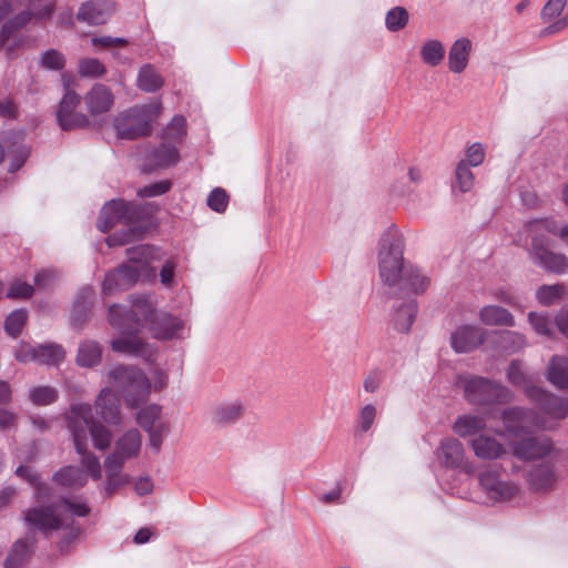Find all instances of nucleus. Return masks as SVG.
Here are the masks:
<instances>
[{
  "label": "nucleus",
  "instance_id": "obj_1",
  "mask_svg": "<svg viewBox=\"0 0 568 568\" xmlns=\"http://www.w3.org/2000/svg\"><path fill=\"white\" fill-rule=\"evenodd\" d=\"M67 420L75 452L81 457V466L88 468V475H91L92 480L101 479L100 458L88 449V433L98 450H106L110 447L112 433L102 423L94 419L90 404H72Z\"/></svg>",
  "mask_w": 568,
  "mask_h": 568
},
{
  "label": "nucleus",
  "instance_id": "obj_2",
  "mask_svg": "<svg viewBox=\"0 0 568 568\" xmlns=\"http://www.w3.org/2000/svg\"><path fill=\"white\" fill-rule=\"evenodd\" d=\"M154 211L155 206L151 203L140 204L113 199L101 209L97 226L105 233L118 223L124 224L125 230L115 232L106 239L109 246L124 245L142 239L150 227V219Z\"/></svg>",
  "mask_w": 568,
  "mask_h": 568
},
{
  "label": "nucleus",
  "instance_id": "obj_3",
  "mask_svg": "<svg viewBox=\"0 0 568 568\" xmlns=\"http://www.w3.org/2000/svg\"><path fill=\"white\" fill-rule=\"evenodd\" d=\"M131 302V308L115 304L109 307V323L121 333L120 337L111 341V348L116 353L141 357L144 361L151 362L154 358L155 348L153 345L135 336L145 325L138 308L134 307L132 298Z\"/></svg>",
  "mask_w": 568,
  "mask_h": 568
},
{
  "label": "nucleus",
  "instance_id": "obj_4",
  "mask_svg": "<svg viewBox=\"0 0 568 568\" xmlns=\"http://www.w3.org/2000/svg\"><path fill=\"white\" fill-rule=\"evenodd\" d=\"M90 508L82 501L67 498L52 506H36L23 513L24 521L31 529H37L45 535L69 525L73 516L85 517Z\"/></svg>",
  "mask_w": 568,
  "mask_h": 568
},
{
  "label": "nucleus",
  "instance_id": "obj_5",
  "mask_svg": "<svg viewBox=\"0 0 568 568\" xmlns=\"http://www.w3.org/2000/svg\"><path fill=\"white\" fill-rule=\"evenodd\" d=\"M525 233L531 239L530 257L546 271L565 274L568 272V258L548 248L547 233H556V221L552 219L532 220L526 223Z\"/></svg>",
  "mask_w": 568,
  "mask_h": 568
},
{
  "label": "nucleus",
  "instance_id": "obj_6",
  "mask_svg": "<svg viewBox=\"0 0 568 568\" xmlns=\"http://www.w3.org/2000/svg\"><path fill=\"white\" fill-rule=\"evenodd\" d=\"M377 261L383 284L393 291L407 266L404 263V237L394 224L381 235Z\"/></svg>",
  "mask_w": 568,
  "mask_h": 568
},
{
  "label": "nucleus",
  "instance_id": "obj_7",
  "mask_svg": "<svg viewBox=\"0 0 568 568\" xmlns=\"http://www.w3.org/2000/svg\"><path fill=\"white\" fill-rule=\"evenodd\" d=\"M108 376L128 407L135 408L148 400L151 384L140 368L115 365L110 368Z\"/></svg>",
  "mask_w": 568,
  "mask_h": 568
},
{
  "label": "nucleus",
  "instance_id": "obj_8",
  "mask_svg": "<svg viewBox=\"0 0 568 568\" xmlns=\"http://www.w3.org/2000/svg\"><path fill=\"white\" fill-rule=\"evenodd\" d=\"M162 110L160 101L134 106L114 119L116 135L123 140H135L148 135L151 132V124L155 121Z\"/></svg>",
  "mask_w": 568,
  "mask_h": 568
},
{
  "label": "nucleus",
  "instance_id": "obj_9",
  "mask_svg": "<svg viewBox=\"0 0 568 568\" xmlns=\"http://www.w3.org/2000/svg\"><path fill=\"white\" fill-rule=\"evenodd\" d=\"M458 384L465 398L471 405L507 404L514 398L513 392L505 385L483 376H460Z\"/></svg>",
  "mask_w": 568,
  "mask_h": 568
},
{
  "label": "nucleus",
  "instance_id": "obj_10",
  "mask_svg": "<svg viewBox=\"0 0 568 568\" xmlns=\"http://www.w3.org/2000/svg\"><path fill=\"white\" fill-rule=\"evenodd\" d=\"M132 300L144 325L150 324L155 338L172 339L183 336L185 325L180 317L164 312H155L152 302L145 296H132Z\"/></svg>",
  "mask_w": 568,
  "mask_h": 568
},
{
  "label": "nucleus",
  "instance_id": "obj_11",
  "mask_svg": "<svg viewBox=\"0 0 568 568\" xmlns=\"http://www.w3.org/2000/svg\"><path fill=\"white\" fill-rule=\"evenodd\" d=\"M142 447V435L139 429L125 430L115 442L114 450L104 459V467L110 471L123 468L126 460L139 456Z\"/></svg>",
  "mask_w": 568,
  "mask_h": 568
},
{
  "label": "nucleus",
  "instance_id": "obj_12",
  "mask_svg": "<svg viewBox=\"0 0 568 568\" xmlns=\"http://www.w3.org/2000/svg\"><path fill=\"white\" fill-rule=\"evenodd\" d=\"M478 481L487 497L496 503H506L519 495V487L513 480L503 479L495 469H486L478 475Z\"/></svg>",
  "mask_w": 568,
  "mask_h": 568
},
{
  "label": "nucleus",
  "instance_id": "obj_13",
  "mask_svg": "<svg viewBox=\"0 0 568 568\" xmlns=\"http://www.w3.org/2000/svg\"><path fill=\"white\" fill-rule=\"evenodd\" d=\"M432 282L429 273L416 265L408 264L404 271L398 284L390 291L394 296H408L412 294H423L427 291Z\"/></svg>",
  "mask_w": 568,
  "mask_h": 568
},
{
  "label": "nucleus",
  "instance_id": "obj_14",
  "mask_svg": "<svg viewBox=\"0 0 568 568\" xmlns=\"http://www.w3.org/2000/svg\"><path fill=\"white\" fill-rule=\"evenodd\" d=\"M435 455L437 460L446 468H462L467 474L474 471L473 466L466 463L464 445L457 438H443Z\"/></svg>",
  "mask_w": 568,
  "mask_h": 568
},
{
  "label": "nucleus",
  "instance_id": "obj_15",
  "mask_svg": "<svg viewBox=\"0 0 568 568\" xmlns=\"http://www.w3.org/2000/svg\"><path fill=\"white\" fill-rule=\"evenodd\" d=\"M489 341V332L475 325H462L450 336L456 353H469Z\"/></svg>",
  "mask_w": 568,
  "mask_h": 568
},
{
  "label": "nucleus",
  "instance_id": "obj_16",
  "mask_svg": "<svg viewBox=\"0 0 568 568\" xmlns=\"http://www.w3.org/2000/svg\"><path fill=\"white\" fill-rule=\"evenodd\" d=\"M79 102L80 98L73 91L68 90L63 95L57 111V119L62 130L84 128L89 124L87 115L75 112Z\"/></svg>",
  "mask_w": 568,
  "mask_h": 568
},
{
  "label": "nucleus",
  "instance_id": "obj_17",
  "mask_svg": "<svg viewBox=\"0 0 568 568\" xmlns=\"http://www.w3.org/2000/svg\"><path fill=\"white\" fill-rule=\"evenodd\" d=\"M529 488L537 494H548L558 484V474L552 463H539L532 465L527 471Z\"/></svg>",
  "mask_w": 568,
  "mask_h": 568
},
{
  "label": "nucleus",
  "instance_id": "obj_18",
  "mask_svg": "<svg viewBox=\"0 0 568 568\" xmlns=\"http://www.w3.org/2000/svg\"><path fill=\"white\" fill-rule=\"evenodd\" d=\"M527 396L551 418L564 419L568 416V399L565 397L551 394L540 387L528 388Z\"/></svg>",
  "mask_w": 568,
  "mask_h": 568
},
{
  "label": "nucleus",
  "instance_id": "obj_19",
  "mask_svg": "<svg viewBox=\"0 0 568 568\" xmlns=\"http://www.w3.org/2000/svg\"><path fill=\"white\" fill-rule=\"evenodd\" d=\"M114 11V3L110 0H90L83 2L77 13V20L89 26L105 23Z\"/></svg>",
  "mask_w": 568,
  "mask_h": 568
},
{
  "label": "nucleus",
  "instance_id": "obj_20",
  "mask_svg": "<svg viewBox=\"0 0 568 568\" xmlns=\"http://www.w3.org/2000/svg\"><path fill=\"white\" fill-rule=\"evenodd\" d=\"M94 407L97 414L104 423L112 426H118L122 423L119 397L110 387L101 389L95 398Z\"/></svg>",
  "mask_w": 568,
  "mask_h": 568
},
{
  "label": "nucleus",
  "instance_id": "obj_21",
  "mask_svg": "<svg viewBox=\"0 0 568 568\" xmlns=\"http://www.w3.org/2000/svg\"><path fill=\"white\" fill-rule=\"evenodd\" d=\"M417 302L413 297L397 300L390 312L393 328L399 333H408L417 315Z\"/></svg>",
  "mask_w": 568,
  "mask_h": 568
},
{
  "label": "nucleus",
  "instance_id": "obj_22",
  "mask_svg": "<svg viewBox=\"0 0 568 568\" xmlns=\"http://www.w3.org/2000/svg\"><path fill=\"white\" fill-rule=\"evenodd\" d=\"M552 450V443L546 436L527 437L514 445V454L520 459L542 458Z\"/></svg>",
  "mask_w": 568,
  "mask_h": 568
},
{
  "label": "nucleus",
  "instance_id": "obj_23",
  "mask_svg": "<svg viewBox=\"0 0 568 568\" xmlns=\"http://www.w3.org/2000/svg\"><path fill=\"white\" fill-rule=\"evenodd\" d=\"M475 456L483 460H495L506 455L507 449L497 438L487 434H479L469 443Z\"/></svg>",
  "mask_w": 568,
  "mask_h": 568
},
{
  "label": "nucleus",
  "instance_id": "obj_24",
  "mask_svg": "<svg viewBox=\"0 0 568 568\" xmlns=\"http://www.w3.org/2000/svg\"><path fill=\"white\" fill-rule=\"evenodd\" d=\"M84 103L91 115H99L111 110L114 103V95L106 85L95 83L84 95Z\"/></svg>",
  "mask_w": 568,
  "mask_h": 568
},
{
  "label": "nucleus",
  "instance_id": "obj_25",
  "mask_svg": "<svg viewBox=\"0 0 568 568\" xmlns=\"http://www.w3.org/2000/svg\"><path fill=\"white\" fill-rule=\"evenodd\" d=\"M179 160L180 155L176 146L162 142L159 146L148 152L145 170L151 172L158 169H166L176 164Z\"/></svg>",
  "mask_w": 568,
  "mask_h": 568
},
{
  "label": "nucleus",
  "instance_id": "obj_26",
  "mask_svg": "<svg viewBox=\"0 0 568 568\" xmlns=\"http://www.w3.org/2000/svg\"><path fill=\"white\" fill-rule=\"evenodd\" d=\"M498 351L507 354H514L524 349L527 345L526 337L514 331H493L489 332V341Z\"/></svg>",
  "mask_w": 568,
  "mask_h": 568
},
{
  "label": "nucleus",
  "instance_id": "obj_27",
  "mask_svg": "<svg viewBox=\"0 0 568 568\" xmlns=\"http://www.w3.org/2000/svg\"><path fill=\"white\" fill-rule=\"evenodd\" d=\"M246 408L242 400L232 399L217 404L212 413V420L221 426H230L240 420Z\"/></svg>",
  "mask_w": 568,
  "mask_h": 568
},
{
  "label": "nucleus",
  "instance_id": "obj_28",
  "mask_svg": "<svg viewBox=\"0 0 568 568\" xmlns=\"http://www.w3.org/2000/svg\"><path fill=\"white\" fill-rule=\"evenodd\" d=\"M93 297L94 291L89 286L82 287L78 293L72 306L70 317L71 325L74 328L81 329L83 325L87 323L89 318V313L91 311Z\"/></svg>",
  "mask_w": 568,
  "mask_h": 568
},
{
  "label": "nucleus",
  "instance_id": "obj_29",
  "mask_svg": "<svg viewBox=\"0 0 568 568\" xmlns=\"http://www.w3.org/2000/svg\"><path fill=\"white\" fill-rule=\"evenodd\" d=\"M473 43L468 38H459L453 42L448 51V69L453 73H462L468 65Z\"/></svg>",
  "mask_w": 568,
  "mask_h": 568
},
{
  "label": "nucleus",
  "instance_id": "obj_30",
  "mask_svg": "<svg viewBox=\"0 0 568 568\" xmlns=\"http://www.w3.org/2000/svg\"><path fill=\"white\" fill-rule=\"evenodd\" d=\"M89 478L92 479L91 475H88V468L77 466H64L53 475V480L58 485L71 489L83 487Z\"/></svg>",
  "mask_w": 568,
  "mask_h": 568
},
{
  "label": "nucleus",
  "instance_id": "obj_31",
  "mask_svg": "<svg viewBox=\"0 0 568 568\" xmlns=\"http://www.w3.org/2000/svg\"><path fill=\"white\" fill-rule=\"evenodd\" d=\"M500 418L506 430L509 434L517 436L525 429L527 422L530 418V412L524 407L513 406L504 409Z\"/></svg>",
  "mask_w": 568,
  "mask_h": 568
},
{
  "label": "nucleus",
  "instance_id": "obj_32",
  "mask_svg": "<svg viewBox=\"0 0 568 568\" xmlns=\"http://www.w3.org/2000/svg\"><path fill=\"white\" fill-rule=\"evenodd\" d=\"M486 428V419L479 415L466 414L459 416L453 424V430L459 437L478 436Z\"/></svg>",
  "mask_w": 568,
  "mask_h": 568
},
{
  "label": "nucleus",
  "instance_id": "obj_33",
  "mask_svg": "<svg viewBox=\"0 0 568 568\" xmlns=\"http://www.w3.org/2000/svg\"><path fill=\"white\" fill-rule=\"evenodd\" d=\"M547 381L559 389L568 390V358L555 355L546 373Z\"/></svg>",
  "mask_w": 568,
  "mask_h": 568
},
{
  "label": "nucleus",
  "instance_id": "obj_34",
  "mask_svg": "<svg viewBox=\"0 0 568 568\" xmlns=\"http://www.w3.org/2000/svg\"><path fill=\"white\" fill-rule=\"evenodd\" d=\"M102 346L92 339H84L79 344L75 363L80 367L90 368L100 364Z\"/></svg>",
  "mask_w": 568,
  "mask_h": 568
},
{
  "label": "nucleus",
  "instance_id": "obj_35",
  "mask_svg": "<svg viewBox=\"0 0 568 568\" xmlns=\"http://www.w3.org/2000/svg\"><path fill=\"white\" fill-rule=\"evenodd\" d=\"M33 540L29 537L18 539L8 552L4 568H18L31 557Z\"/></svg>",
  "mask_w": 568,
  "mask_h": 568
},
{
  "label": "nucleus",
  "instance_id": "obj_36",
  "mask_svg": "<svg viewBox=\"0 0 568 568\" xmlns=\"http://www.w3.org/2000/svg\"><path fill=\"white\" fill-rule=\"evenodd\" d=\"M479 318L483 324L488 326H514L515 318L511 313L497 305L484 306L479 312Z\"/></svg>",
  "mask_w": 568,
  "mask_h": 568
},
{
  "label": "nucleus",
  "instance_id": "obj_37",
  "mask_svg": "<svg viewBox=\"0 0 568 568\" xmlns=\"http://www.w3.org/2000/svg\"><path fill=\"white\" fill-rule=\"evenodd\" d=\"M445 53V45L437 39H428L424 41L419 49L422 61L432 68H435L443 62Z\"/></svg>",
  "mask_w": 568,
  "mask_h": 568
},
{
  "label": "nucleus",
  "instance_id": "obj_38",
  "mask_svg": "<svg viewBox=\"0 0 568 568\" xmlns=\"http://www.w3.org/2000/svg\"><path fill=\"white\" fill-rule=\"evenodd\" d=\"M65 357V351L60 344L48 343L37 345V363L48 366L59 365Z\"/></svg>",
  "mask_w": 568,
  "mask_h": 568
},
{
  "label": "nucleus",
  "instance_id": "obj_39",
  "mask_svg": "<svg viewBox=\"0 0 568 568\" xmlns=\"http://www.w3.org/2000/svg\"><path fill=\"white\" fill-rule=\"evenodd\" d=\"M159 248L152 245L142 244L126 250V257L130 263L135 264L142 272L148 264L158 257Z\"/></svg>",
  "mask_w": 568,
  "mask_h": 568
},
{
  "label": "nucleus",
  "instance_id": "obj_40",
  "mask_svg": "<svg viewBox=\"0 0 568 568\" xmlns=\"http://www.w3.org/2000/svg\"><path fill=\"white\" fill-rule=\"evenodd\" d=\"M377 418V407L368 403L362 406L355 419V435L363 436L369 434Z\"/></svg>",
  "mask_w": 568,
  "mask_h": 568
},
{
  "label": "nucleus",
  "instance_id": "obj_41",
  "mask_svg": "<svg viewBox=\"0 0 568 568\" xmlns=\"http://www.w3.org/2000/svg\"><path fill=\"white\" fill-rule=\"evenodd\" d=\"M138 87L145 92H155L163 85V78L151 64L141 67L138 74Z\"/></svg>",
  "mask_w": 568,
  "mask_h": 568
},
{
  "label": "nucleus",
  "instance_id": "obj_42",
  "mask_svg": "<svg viewBox=\"0 0 568 568\" xmlns=\"http://www.w3.org/2000/svg\"><path fill=\"white\" fill-rule=\"evenodd\" d=\"M507 381L516 387H521L527 394V389L536 387L532 385V377L524 369L519 361H513L506 369Z\"/></svg>",
  "mask_w": 568,
  "mask_h": 568
},
{
  "label": "nucleus",
  "instance_id": "obj_43",
  "mask_svg": "<svg viewBox=\"0 0 568 568\" xmlns=\"http://www.w3.org/2000/svg\"><path fill=\"white\" fill-rule=\"evenodd\" d=\"M162 407L158 404H150L139 409L135 414L136 423L144 429L155 428L162 420Z\"/></svg>",
  "mask_w": 568,
  "mask_h": 568
},
{
  "label": "nucleus",
  "instance_id": "obj_44",
  "mask_svg": "<svg viewBox=\"0 0 568 568\" xmlns=\"http://www.w3.org/2000/svg\"><path fill=\"white\" fill-rule=\"evenodd\" d=\"M475 183V175L466 163H457L455 169V181L453 183V192L459 191L466 193L471 191Z\"/></svg>",
  "mask_w": 568,
  "mask_h": 568
},
{
  "label": "nucleus",
  "instance_id": "obj_45",
  "mask_svg": "<svg viewBox=\"0 0 568 568\" xmlns=\"http://www.w3.org/2000/svg\"><path fill=\"white\" fill-rule=\"evenodd\" d=\"M186 120L182 115H174L163 131V142L175 145L186 133Z\"/></svg>",
  "mask_w": 568,
  "mask_h": 568
},
{
  "label": "nucleus",
  "instance_id": "obj_46",
  "mask_svg": "<svg viewBox=\"0 0 568 568\" xmlns=\"http://www.w3.org/2000/svg\"><path fill=\"white\" fill-rule=\"evenodd\" d=\"M78 73L83 78L98 79L106 73V68L97 58H83L79 61Z\"/></svg>",
  "mask_w": 568,
  "mask_h": 568
},
{
  "label": "nucleus",
  "instance_id": "obj_47",
  "mask_svg": "<svg viewBox=\"0 0 568 568\" xmlns=\"http://www.w3.org/2000/svg\"><path fill=\"white\" fill-rule=\"evenodd\" d=\"M408 18L409 16L405 8L394 7L386 13L385 26L388 31L397 32L407 26Z\"/></svg>",
  "mask_w": 568,
  "mask_h": 568
},
{
  "label": "nucleus",
  "instance_id": "obj_48",
  "mask_svg": "<svg viewBox=\"0 0 568 568\" xmlns=\"http://www.w3.org/2000/svg\"><path fill=\"white\" fill-rule=\"evenodd\" d=\"M58 398V390L51 386H36L29 390V399L38 406H45L54 403Z\"/></svg>",
  "mask_w": 568,
  "mask_h": 568
},
{
  "label": "nucleus",
  "instance_id": "obj_49",
  "mask_svg": "<svg viewBox=\"0 0 568 568\" xmlns=\"http://www.w3.org/2000/svg\"><path fill=\"white\" fill-rule=\"evenodd\" d=\"M565 293V286L562 284L555 285H542L538 288L536 297L542 305H551L559 301Z\"/></svg>",
  "mask_w": 568,
  "mask_h": 568
},
{
  "label": "nucleus",
  "instance_id": "obj_50",
  "mask_svg": "<svg viewBox=\"0 0 568 568\" xmlns=\"http://www.w3.org/2000/svg\"><path fill=\"white\" fill-rule=\"evenodd\" d=\"M28 318V313L24 308H18L12 311L6 318L4 322V328L7 333L12 336L17 337L23 325L26 324Z\"/></svg>",
  "mask_w": 568,
  "mask_h": 568
},
{
  "label": "nucleus",
  "instance_id": "obj_51",
  "mask_svg": "<svg viewBox=\"0 0 568 568\" xmlns=\"http://www.w3.org/2000/svg\"><path fill=\"white\" fill-rule=\"evenodd\" d=\"M34 17L33 9L29 6V10L20 12L18 16H16L13 19L8 20L1 29L0 34V42H3L6 38L14 32L17 29L23 27L27 22L30 21V19Z\"/></svg>",
  "mask_w": 568,
  "mask_h": 568
},
{
  "label": "nucleus",
  "instance_id": "obj_52",
  "mask_svg": "<svg viewBox=\"0 0 568 568\" xmlns=\"http://www.w3.org/2000/svg\"><path fill=\"white\" fill-rule=\"evenodd\" d=\"M34 17L33 9L29 6V10L20 12L18 16H16L13 19L8 20L1 29L0 34V42H3L6 38L14 32L17 29L23 27L27 22L30 21V19Z\"/></svg>",
  "mask_w": 568,
  "mask_h": 568
},
{
  "label": "nucleus",
  "instance_id": "obj_53",
  "mask_svg": "<svg viewBox=\"0 0 568 568\" xmlns=\"http://www.w3.org/2000/svg\"><path fill=\"white\" fill-rule=\"evenodd\" d=\"M528 321L532 329L542 336L550 337L552 334V322L547 313L530 312Z\"/></svg>",
  "mask_w": 568,
  "mask_h": 568
},
{
  "label": "nucleus",
  "instance_id": "obj_54",
  "mask_svg": "<svg viewBox=\"0 0 568 568\" xmlns=\"http://www.w3.org/2000/svg\"><path fill=\"white\" fill-rule=\"evenodd\" d=\"M486 156V149L480 142H474L465 150V158L459 163H466L467 166H479Z\"/></svg>",
  "mask_w": 568,
  "mask_h": 568
},
{
  "label": "nucleus",
  "instance_id": "obj_55",
  "mask_svg": "<svg viewBox=\"0 0 568 568\" xmlns=\"http://www.w3.org/2000/svg\"><path fill=\"white\" fill-rule=\"evenodd\" d=\"M169 430L170 425L168 422H159L155 428L144 430L149 437V446L155 454L161 450L162 443Z\"/></svg>",
  "mask_w": 568,
  "mask_h": 568
},
{
  "label": "nucleus",
  "instance_id": "obj_56",
  "mask_svg": "<svg viewBox=\"0 0 568 568\" xmlns=\"http://www.w3.org/2000/svg\"><path fill=\"white\" fill-rule=\"evenodd\" d=\"M567 6V0H548L540 11V18L544 22L557 21L556 19H560L565 8Z\"/></svg>",
  "mask_w": 568,
  "mask_h": 568
},
{
  "label": "nucleus",
  "instance_id": "obj_57",
  "mask_svg": "<svg viewBox=\"0 0 568 568\" xmlns=\"http://www.w3.org/2000/svg\"><path fill=\"white\" fill-rule=\"evenodd\" d=\"M206 203L214 212L223 213L229 204V195L224 189L215 187L210 192Z\"/></svg>",
  "mask_w": 568,
  "mask_h": 568
},
{
  "label": "nucleus",
  "instance_id": "obj_58",
  "mask_svg": "<svg viewBox=\"0 0 568 568\" xmlns=\"http://www.w3.org/2000/svg\"><path fill=\"white\" fill-rule=\"evenodd\" d=\"M172 186V183L171 181L169 180H163V181H159V182H154V183H151L149 185H145L143 187H140L136 192L138 196L139 197H155V196H160L162 194H165L166 192L170 191Z\"/></svg>",
  "mask_w": 568,
  "mask_h": 568
},
{
  "label": "nucleus",
  "instance_id": "obj_59",
  "mask_svg": "<svg viewBox=\"0 0 568 568\" xmlns=\"http://www.w3.org/2000/svg\"><path fill=\"white\" fill-rule=\"evenodd\" d=\"M122 280V285L126 287H132L139 280L141 275V271L138 266H133L131 264H123L112 271Z\"/></svg>",
  "mask_w": 568,
  "mask_h": 568
},
{
  "label": "nucleus",
  "instance_id": "obj_60",
  "mask_svg": "<svg viewBox=\"0 0 568 568\" xmlns=\"http://www.w3.org/2000/svg\"><path fill=\"white\" fill-rule=\"evenodd\" d=\"M123 468H118L114 473L110 471L108 467H104L106 481L104 484V491L106 495H111L118 487L129 481V477L122 474Z\"/></svg>",
  "mask_w": 568,
  "mask_h": 568
},
{
  "label": "nucleus",
  "instance_id": "obj_61",
  "mask_svg": "<svg viewBox=\"0 0 568 568\" xmlns=\"http://www.w3.org/2000/svg\"><path fill=\"white\" fill-rule=\"evenodd\" d=\"M16 475L28 480L30 484H36V493L39 501L45 498L47 487L43 484L37 481L38 476L33 474L28 466H19L16 470Z\"/></svg>",
  "mask_w": 568,
  "mask_h": 568
},
{
  "label": "nucleus",
  "instance_id": "obj_62",
  "mask_svg": "<svg viewBox=\"0 0 568 568\" xmlns=\"http://www.w3.org/2000/svg\"><path fill=\"white\" fill-rule=\"evenodd\" d=\"M59 280V273L53 268H43L34 276V285L39 288L48 290Z\"/></svg>",
  "mask_w": 568,
  "mask_h": 568
},
{
  "label": "nucleus",
  "instance_id": "obj_63",
  "mask_svg": "<svg viewBox=\"0 0 568 568\" xmlns=\"http://www.w3.org/2000/svg\"><path fill=\"white\" fill-rule=\"evenodd\" d=\"M33 286L21 280L11 283L6 296L8 298H28L33 294Z\"/></svg>",
  "mask_w": 568,
  "mask_h": 568
},
{
  "label": "nucleus",
  "instance_id": "obj_64",
  "mask_svg": "<svg viewBox=\"0 0 568 568\" xmlns=\"http://www.w3.org/2000/svg\"><path fill=\"white\" fill-rule=\"evenodd\" d=\"M29 6L37 19L50 18L55 10V3L50 0H29Z\"/></svg>",
  "mask_w": 568,
  "mask_h": 568
}]
</instances>
